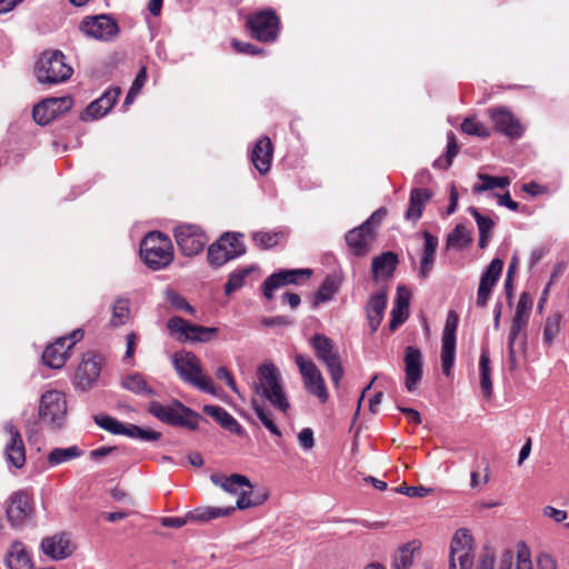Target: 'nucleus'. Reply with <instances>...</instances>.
<instances>
[{
  "mask_svg": "<svg viewBox=\"0 0 569 569\" xmlns=\"http://www.w3.org/2000/svg\"><path fill=\"white\" fill-rule=\"evenodd\" d=\"M217 332L218 328L216 327H203L200 325H193L188 341L209 342Z\"/></svg>",
  "mask_w": 569,
  "mask_h": 569,
  "instance_id": "55",
  "label": "nucleus"
},
{
  "mask_svg": "<svg viewBox=\"0 0 569 569\" xmlns=\"http://www.w3.org/2000/svg\"><path fill=\"white\" fill-rule=\"evenodd\" d=\"M298 442L299 446L308 451L311 450L315 447V438H313V431L311 428H303L298 433Z\"/></svg>",
  "mask_w": 569,
  "mask_h": 569,
  "instance_id": "61",
  "label": "nucleus"
},
{
  "mask_svg": "<svg viewBox=\"0 0 569 569\" xmlns=\"http://www.w3.org/2000/svg\"><path fill=\"white\" fill-rule=\"evenodd\" d=\"M167 327L171 335L177 336L179 341H188L190 331L192 330L193 323L188 322L181 317H171L168 320Z\"/></svg>",
  "mask_w": 569,
  "mask_h": 569,
  "instance_id": "49",
  "label": "nucleus"
},
{
  "mask_svg": "<svg viewBox=\"0 0 569 569\" xmlns=\"http://www.w3.org/2000/svg\"><path fill=\"white\" fill-rule=\"evenodd\" d=\"M94 421L100 428L109 431L112 435L122 433L123 423L116 418L107 415H98L94 417Z\"/></svg>",
  "mask_w": 569,
  "mask_h": 569,
  "instance_id": "56",
  "label": "nucleus"
},
{
  "mask_svg": "<svg viewBox=\"0 0 569 569\" xmlns=\"http://www.w3.org/2000/svg\"><path fill=\"white\" fill-rule=\"evenodd\" d=\"M66 396L58 390L44 392L40 398L39 417L52 429L63 427L67 419Z\"/></svg>",
  "mask_w": 569,
  "mask_h": 569,
  "instance_id": "7",
  "label": "nucleus"
},
{
  "mask_svg": "<svg viewBox=\"0 0 569 569\" xmlns=\"http://www.w3.org/2000/svg\"><path fill=\"white\" fill-rule=\"evenodd\" d=\"M478 179L480 183L473 186V193H482L496 188L505 189L508 188L511 182L509 177H493L487 173H478Z\"/></svg>",
  "mask_w": 569,
  "mask_h": 569,
  "instance_id": "40",
  "label": "nucleus"
},
{
  "mask_svg": "<svg viewBox=\"0 0 569 569\" xmlns=\"http://www.w3.org/2000/svg\"><path fill=\"white\" fill-rule=\"evenodd\" d=\"M457 152H458V146L456 143L455 134L452 132H449L446 157H445V159L439 158V159L435 160L433 167L440 168V169H448L451 166L452 160H453L455 156L457 154Z\"/></svg>",
  "mask_w": 569,
  "mask_h": 569,
  "instance_id": "54",
  "label": "nucleus"
},
{
  "mask_svg": "<svg viewBox=\"0 0 569 569\" xmlns=\"http://www.w3.org/2000/svg\"><path fill=\"white\" fill-rule=\"evenodd\" d=\"M216 377L219 380H223L233 392L239 393L236 381L226 367H219L216 371Z\"/></svg>",
  "mask_w": 569,
  "mask_h": 569,
  "instance_id": "63",
  "label": "nucleus"
},
{
  "mask_svg": "<svg viewBox=\"0 0 569 569\" xmlns=\"http://www.w3.org/2000/svg\"><path fill=\"white\" fill-rule=\"evenodd\" d=\"M398 263L397 256L391 252H385L372 260V273L375 278L389 277L395 271Z\"/></svg>",
  "mask_w": 569,
  "mask_h": 569,
  "instance_id": "35",
  "label": "nucleus"
},
{
  "mask_svg": "<svg viewBox=\"0 0 569 569\" xmlns=\"http://www.w3.org/2000/svg\"><path fill=\"white\" fill-rule=\"evenodd\" d=\"M251 405L254 410V413L257 415L258 419L263 425V427L268 429L272 436L281 437V431L273 420L272 412L264 409L261 405L257 402L256 399H252Z\"/></svg>",
  "mask_w": 569,
  "mask_h": 569,
  "instance_id": "48",
  "label": "nucleus"
},
{
  "mask_svg": "<svg viewBox=\"0 0 569 569\" xmlns=\"http://www.w3.org/2000/svg\"><path fill=\"white\" fill-rule=\"evenodd\" d=\"M172 363L179 377L201 391L214 395L212 380L204 376L199 358L191 351H178L172 356Z\"/></svg>",
  "mask_w": 569,
  "mask_h": 569,
  "instance_id": "3",
  "label": "nucleus"
},
{
  "mask_svg": "<svg viewBox=\"0 0 569 569\" xmlns=\"http://www.w3.org/2000/svg\"><path fill=\"white\" fill-rule=\"evenodd\" d=\"M174 238L180 251L187 257L201 252L209 240L199 226L188 223L176 228Z\"/></svg>",
  "mask_w": 569,
  "mask_h": 569,
  "instance_id": "13",
  "label": "nucleus"
},
{
  "mask_svg": "<svg viewBox=\"0 0 569 569\" xmlns=\"http://www.w3.org/2000/svg\"><path fill=\"white\" fill-rule=\"evenodd\" d=\"M9 569H32L33 563L20 541H14L6 558Z\"/></svg>",
  "mask_w": 569,
  "mask_h": 569,
  "instance_id": "32",
  "label": "nucleus"
},
{
  "mask_svg": "<svg viewBox=\"0 0 569 569\" xmlns=\"http://www.w3.org/2000/svg\"><path fill=\"white\" fill-rule=\"evenodd\" d=\"M386 308L387 292L385 290H379L370 296L366 306V315L371 332H376L379 328L383 319Z\"/></svg>",
  "mask_w": 569,
  "mask_h": 569,
  "instance_id": "28",
  "label": "nucleus"
},
{
  "mask_svg": "<svg viewBox=\"0 0 569 569\" xmlns=\"http://www.w3.org/2000/svg\"><path fill=\"white\" fill-rule=\"evenodd\" d=\"M468 210L477 222L479 230V247L483 249L488 246L495 222L490 217L482 216L475 207H470Z\"/></svg>",
  "mask_w": 569,
  "mask_h": 569,
  "instance_id": "39",
  "label": "nucleus"
},
{
  "mask_svg": "<svg viewBox=\"0 0 569 569\" xmlns=\"http://www.w3.org/2000/svg\"><path fill=\"white\" fill-rule=\"evenodd\" d=\"M130 319V302L126 298H118L112 305L111 327L126 325Z\"/></svg>",
  "mask_w": 569,
  "mask_h": 569,
  "instance_id": "44",
  "label": "nucleus"
},
{
  "mask_svg": "<svg viewBox=\"0 0 569 569\" xmlns=\"http://www.w3.org/2000/svg\"><path fill=\"white\" fill-rule=\"evenodd\" d=\"M405 386L409 392L417 389L422 379L423 358L421 351L412 346H408L405 350Z\"/></svg>",
  "mask_w": 569,
  "mask_h": 569,
  "instance_id": "23",
  "label": "nucleus"
},
{
  "mask_svg": "<svg viewBox=\"0 0 569 569\" xmlns=\"http://www.w3.org/2000/svg\"><path fill=\"white\" fill-rule=\"evenodd\" d=\"M516 559V569H533L530 551L523 543L518 546Z\"/></svg>",
  "mask_w": 569,
  "mask_h": 569,
  "instance_id": "59",
  "label": "nucleus"
},
{
  "mask_svg": "<svg viewBox=\"0 0 569 569\" xmlns=\"http://www.w3.org/2000/svg\"><path fill=\"white\" fill-rule=\"evenodd\" d=\"M310 346L313 348L317 359L327 367L332 382L338 386L343 377V368L339 351L332 339L325 335L316 333L310 339Z\"/></svg>",
  "mask_w": 569,
  "mask_h": 569,
  "instance_id": "6",
  "label": "nucleus"
},
{
  "mask_svg": "<svg viewBox=\"0 0 569 569\" xmlns=\"http://www.w3.org/2000/svg\"><path fill=\"white\" fill-rule=\"evenodd\" d=\"M471 232L463 224H457L448 234L447 247L463 249L471 242Z\"/></svg>",
  "mask_w": 569,
  "mask_h": 569,
  "instance_id": "46",
  "label": "nucleus"
},
{
  "mask_svg": "<svg viewBox=\"0 0 569 569\" xmlns=\"http://www.w3.org/2000/svg\"><path fill=\"white\" fill-rule=\"evenodd\" d=\"M33 511L32 497L27 491H16L9 498L7 517L13 527L22 526Z\"/></svg>",
  "mask_w": 569,
  "mask_h": 569,
  "instance_id": "20",
  "label": "nucleus"
},
{
  "mask_svg": "<svg viewBox=\"0 0 569 569\" xmlns=\"http://www.w3.org/2000/svg\"><path fill=\"white\" fill-rule=\"evenodd\" d=\"M140 253L148 267L160 270L173 259V247L169 237L161 232H150L140 244Z\"/></svg>",
  "mask_w": 569,
  "mask_h": 569,
  "instance_id": "4",
  "label": "nucleus"
},
{
  "mask_svg": "<svg viewBox=\"0 0 569 569\" xmlns=\"http://www.w3.org/2000/svg\"><path fill=\"white\" fill-rule=\"evenodd\" d=\"M121 90L119 88H112L106 91L99 99L92 101L82 113V119L97 120L102 118L108 111L114 106Z\"/></svg>",
  "mask_w": 569,
  "mask_h": 569,
  "instance_id": "26",
  "label": "nucleus"
},
{
  "mask_svg": "<svg viewBox=\"0 0 569 569\" xmlns=\"http://www.w3.org/2000/svg\"><path fill=\"white\" fill-rule=\"evenodd\" d=\"M385 214L386 210L383 208L378 209L362 224L353 228L346 234V242L355 256L360 257L367 254L375 239L372 224L373 222L379 223Z\"/></svg>",
  "mask_w": 569,
  "mask_h": 569,
  "instance_id": "9",
  "label": "nucleus"
},
{
  "mask_svg": "<svg viewBox=\"0 0 569 569\" xmlns=\"http://www.w3.org/2000/svg\"><path fill=\"white\" fill-rule=\"evenodd\" d=\"M272 153L273 146L268 137H262L256 142L251 151V161L259 173L266 174L270 170Z\"/></svg>",
  "mask_w": 569,
  "mask_h": 569,
  "instance_id": "29",
  "label": "nucleus"
},
{
  "mask_svg": "<svg viewBox=\"0 0 569 569\" xmlns=\"http://www.w3.org/2000/svg\"><path fill=\"white\" fill-rule=\"evenodd\" d=\"M3 429L9 435L4 447L7 461L16 468H22L26 462V449L21 435L12 422H7Z\"/></svg>",
  "mask_w": 569,
  "mask_h": 569,
  "instance_id": "24",
  "label": "nucleus"
},
{
  "mask_svg": "<svg viewBox=\"0 0 569 569\" xmlns=\"http://www.w3.org/2000/svg\"><path fill=\"white\" fill-rule=\"evenodd\" d=\"M253 38L262 42L274 41L279 32V18L272 10L252 14L247 22Z\"/></svg>",
  "mask_w": 569,
  "mask_h": 569,
  "instance_id": "14",
  "label": "nucleus"
},
{
  "mask_svg": "<svg viewBox=\"0 0 569 569\" xmlns=\"http://www.w3.org/2000/svg\"><path fill=\"white\" fill-rule=\"evenodd\" d=\"M339 284L332 277H327L316 293V303L330 301L338 291Z\"/></svg>",
  "mask_w": 569,
  "mask_h": 569,
  "instance_id": "52",
  "label": "nucleus"
},
{
  "mask_svg": "<svg viewBox=\"0 0 569 569\" xmlns=\"http://www.w3.org/2000/svg\"><path fill=\"white\" fill-rule=\"evenodd\" d=\"M80 29L87 37L102 41L113 39L119 32L117 22L106 14L87 17L81 22Z\"/></svg>",
  "mask_w": 569,
  "mask_h": 569,
  "instance_id": "17",
  "label": "nucleus"
},
{
  "mask_svg": "<svg viewBox=\"0 0 569 569\" xmlns=\"http://www.w3.org/2000/svg\"><path fill=\"white\" fill-rule=\"evenodd\" d=\"M167 300L178 310H183L190 315L194 313V308L186 300V298L174 291L167 292Z\"/></svg>",
  "mask_w": 569,
  "mask_h": 569,
  "instance_id": "58",
  "label": "nucleus"
},
{
  "mask_svg": "<svg viewBox=\"0 0 569 569\" xmlns=\"http://www.w3.org/2000/svg\"><path fill=\"white\" fill-rule=\"evenodd\" d=\"M100 371V358L92 353L86 355L76 373L78 386L82 389H88L98 379Z\"/></svg>",
  "mask_w": 569,
  "mask_h": 569,
  "instance_id": "27",
  "label": "nucleus"
},
{
  "mask_svg": "<svg viewBox=\"0 0 569 569\" xmlns=\"http://www.w3.org/2000/svg\"><path fill=\"white\" fill-rule=\"evenodd\" d=\"M82 337V330L77 329L66 337L58 338L52 345L44 349L42 353L43 362L52 369L62 368L69 358L70 349L80 341Z\"/></svg>",
  "mask_w": 569,
  "mask_h": 569,
  "instance_id": "12",
  "label": "nucleus"
},
{
  "mask_svg": "<svg viewBox=\"0 0 569 569\" xmlns=\"http://www.w3.org/2000/svg\"><path fill=\"white\" fill-rule=\"evenodd\" d=\"M419 547L416 542H408L402 545L395 553L392 560L393 569H409L413 562L415 551Z\"/></svg>",
  "mask_w": 569,
  "mask_h": 569,
  "instance_id": "41",
  "label": "nucleus"
},
{
  "mask_svg": "<svg viewBox=\"0 0 569 569\" xmlns=\"http://www.w3.org/2000/svg\"><path fill=\"white\" fill-rule=\"evenodd\" d=\"M238 496L236 508L243 510L262 505L268 498V492L266 490L254 492L253 486L251 485V488H241Z\"/></svg>",
  "mask_w": 569,
  "mask_h": 569,
  "instance_id": "34",
  "label": "nucleus"
},
{
  "mask_svg": "<svg viewBox=\"0 0 569 569\" xmlns=\"http://www.w3.org/2000/svg\"><path fill=\"white\" fill-rule=\"evenodd\" d=\"M409 307V298L408 296L402 295V289H398L396 305L391 309V320L389 322V328L391 331H395L400 325H402L407 319V309Z\"/></svg>",
  "mask_w": 569,
  "mask_h": 569,
  "instance_id": "38",
  "label": "nucleus"
},
{
  "mask_svg": "<svg viewBox=\"0 0 569 569\" xmlns=\"http://www.w3.org/2000/svg\"><path fill=\"white\" fill-rule=\"evenodd\" d=\"M253 267H246L234 270L230 273L228 281L224 284V293L227 296L237 291L244 284V279L251 273Z\"/></svg>",
  "mask_w": 569,
  "mask_h": 569,
  "instance_id": "50",
  "label": "nucleus"
},
{
  "mask_svg": "<svg viewBox=\"0 0 569 569\" xmlns=\"http://www.w3.org/2000/svg\"><path fill=\"white\" fill-rule=\"evenodd\" d=\"M503 269V261L495 258L480 277L477 291V306L485 308L491 297L493 287L497 284Z\"/></svg>",
  "mask_w": 569,
  "mask_h": 569,
  "instance_id": "22",
  "label": "nucleus"
},
{
  "mask_svg": "<svg viewBox=\"0 0 569 569\" xmlns=\"http://www.w3.org/2000/svg\"><path fill=\"white\" fill-rule=\"evenodd\" d=\"M72 107V99L69 96L48 98L34 106L33 119L40 126H46L58 116L69 111Z\"/></svg>",
  "mask_w": 569,
  "mask_h": 569,
  "instance_id": "18",
  "label": "nucleus"
},
{
  "mask_svg": "<svg viewBox=\"0 0 569 569\" xmlns=\"http://www.w3.org/2000/svg\"><path fill=\"white\" fill-rule=\"evenodd\" d=\"M257 396L266 399L276 410L286 415L290 401L284 390L279 369L272 362H264L257 369V380L252 385Z\"/></svg>",
  "mask_w": 569,
  "mask_h": 569,
  "instance_id": "1",
  "label": "nucleus"
},
{
  "mask_svg": "<svg viewBox=\"0 0 569 569\" xmlns=\"http://www.w3.org/2000/svg\"><path fill=\"white\" fill-rule=\"evenodd\" d=\"M432 192L425 188H415L410 192L409 207L406 212V218L413 222L418 221L421 216L426 203L431 199Z\"/></svg>",
  "mask_w": 569,
  "mask_h": 569,
  "instance_id": "31",
  "label": "nucleus"
},
{
  "mask_svg": "<svg viewBox=\"0 0 569 569\" xmlns=\"http://www.w3.org/2000/svg\"><path fill=\"white\" fill-rule=\"evenodd\" d=\"M461 130L469 136L480 138H488L490 136V129L482 122L477 121L475 118H466L461 123Z\"/></svg>",
  "mask_w": 569,
  "mask_h": 569,
  "instance_id": "51",
  "label": "nucleus"
},
{
  "mask_svg": "<svg viewBox=\"0 0 569 569\" xmlns=\"http://www.w3.org/2000/svg\"><path fill=\"white\" fill-rule=\"evenodd\" d=\"M479 372H480L481 391L486 398H489L492 395V382H491L490 357H489V351L487 348H483L481 350L480 360H479Z\"/></svg>",
  "mask_w": 569,
  "mask_h": 569,
  "instance_id": "37",
  "label": "nucleus"
},
{
  "mask_svg": "<svg viewBox=\"0 0 569 569\" xmlns=\"http://www.w3.org/2000/svg\"><path fill=\"white\" fill-rule=\"evenodd\" d=\"M488 113L497 131L511 139H517L522 136L523 127L508 108H492L488 110Z\"/></svg>",
  "mask_w": 569,
  "mask_h": 569,
  "instance_id": "21",
  "label": "nucleus"
},
{
  "mask_svg": "<svg viewBox=\"0 0 569 569\" xmlns=\"http://www.w3.org/2000/svg\"><path fill=\"white\" fill-rule=\"evenodd\" d=\"M561 316L555 313L547 318L543 329V341L550 346L560 331Z\"/></svg>",
  "mask_w": 569,
  "mask_h": 569,
  "instance_id": "53",
  "label": "nucleus"
},
{
  "mask_svg": "<svg viewBox=\"0 0 569 569\" xmlns=\"http://www.w3.org/2000/svg\"><path fill=\"white\" fill-rule=\"evenodd\" d=\"M233 511L234 507H206L189 512L188 518L191 519V521H208L211 519L229 516Z\"/></svg>",
  "mask_w": 569,
  "mask_h": 569,
  "instance_id": "43",
  "label": "nucleus"
},
{
  "mask_svg": "<svg viewBox=\"0 0 569 569\" xmlns=\"http://www.w3.org/2000/svg\"><path fill=\"white\" fill-rule=\"evenodd\" d=\"M473 561L472 536L467 529H458L450 541L449 569H472Z\"/></svg>",
  "mask_w": 569,
  "mask_h": 569,
  "instance_id": "10",
  "label": "nucleus"
},
{
  "mask_svg": "<svg viewBox=\"0 0 569 569\" xmlns=\"http://www.w3.org/2000/svg\"><path fill=\"white\" fill-rule=\"evenodd\" d=\"M131 439H140L142 441H157L160 439L161 433L152 429H143L136 425H124L122 427V433Z\"/></svg>",
  "mask_w": 569,
  "mask_h": 569,
  "instance_id": "47",
  "label": "nucleus"
},
{
  "mask_svg": "<svg viewBox=\"0 0 569 569\" xmlns=\"http://www.w3.org/2000/svg\"><path fill=\"white\" fill-rule=\"evenodd\" d=\"M41 549L44 555L53 560H60L71 556L76 549L73 541L67 533H59L42 540Z\"/></svg>",
  "mask_w": 569,
  "mask_h": 569,
  "instance_id": "25",
  "label": "nucleus"
},
{
  "mask_svg": "<svg viewBox=\"0 0 569 569\" xmlns=\"http://www.w3.org/2000/svg\"><path fill=\"white\" fill-rule=\"evenodd\" d=\"M72 73V67L59 50L43 52L34 67V76L42 84L52 86L66 82Z\"/></svg>",
  "mask_w": 569,
  "mask_h": 569,
  "instance_id": "2",
  "label": "nucleus"
},
{
  "mask_svg": "<svg viewBox=\"0 0 569 569\" xmlns=\"http://www.w3.org/2000/svg\"><path fill=\"white\" fill-rule=\"evenodd\" d=\"M396 491L408 497H425L429 492V489L422 486H400L396 489Z\"/></svg>",
  "mask_w": 569,
  "mask_h": 569,
  "instance_id": "62",
  "label": "nucleus"
},
{
  "mask_svg": "<svg viewBox=\"0 0 569 569\" xmlns=\"http://www.w3.org/2000/svg\"><path fill=\"white\" fill-rule=\"evenodd\" d=\"M458 315L450 310L447 315L441 347L442 371L446 376H450L456 358V331L458 328Z\"/></svg>",
  "mask_w": 569,
  "mask_h": 569,
  "instance_id": "15",
  "label": "nucleus"
},
{
  "mask_svg": "<svg viewBox=\"0 0 569 569\" xmlns=\"http://www.w3.org/2000/svg\"><path fill=\"white\" fill-rule=\"evenodd\" d=\"M242 234L227 232L222 234L208 249V261L213 267H221L228 261L242 256L246 252V246L242 241Z\"/></svg>",
  "mask_w": 569,
  "mask_h": 569,
  "instance_id": "8",
  "label": "nucleus"
},
{
  "mask_svg": "<svg viewBox=\"0 0 569 569\" xmlns=\"http://www.w3.org/2000/svg\"><path fill=\"white\" fill-rule=\"evenodd\" d=\"M310 269H281L269 276L262 283L263 296L271 300L273 292L286 284H299L310 278Z\"/></svg>",
  "mask_w": 569,
  "mask_h": 569,
  "instance_id": "16",
  "label": "nucleus"
},
{
  "mask_svg": "<svg viewBox=\"0 0 569 569\" xmlns=\"http://www.w3.org/2000/svg\"><path fill=\"white\" fill-rule=\"evenodd\" d=\"M423 239L425 243L422 248V256L420 259L419 276L422 279H427L435 263V256L439 241L436 236L431 234L428 231L423 232Z\"/></svg>",
  "mask_w": 569,
  "mask_h": 569,
  "instance_id": "30",
  "label": "nucleus"
},
{
  "mask_svg": "<svg viewBox=\"0 0 569 569\" xmlns=\"http://www.w3.org/2000/svg\"><path fill=\"white\" fill-rule=\"evenodd\" d=\"M284 239L283 231H257L252 234L253 242L261 249H271Z\"/></svg>",
  "mask_w": 569,
  "mask_h": 569,
  "instance_id": "45",
  "label": "nucleus"
},
{
  "mask_svg": "<svg viewBox=\"0 0 569 569\" xmlns=\"http://www.w3.org/2000/svg\"><path fill=\"white\" fill-rule=\"evenodd\" d=\"M227 483L230 485L224 488V491L229 493H238L241 488H251V481L249 478L238 473L229 476Z\"/></svg>",
  "mask_w": 569,
  "mask_h": 569,
  "instance_id": "57",
  "label": "nucleus"
},
{
  "mask_svg": "<svg viewBox=\"0 0 569 569\" xmlns=\"http://www.w3.org/2000/svg\"><path fill=\"white\" fill-rule=\"evenodd\" d=\"M82 455L83 451L78 446H70L68 448H54L49 452L47 461L50 467H56L80 458Z\"/></svg>",
  "mask_w": 569,
  "mask_h": 569,
  "instance_id": "36",
  "label": "nucleus"
},
{
  "mask_svg": "<svg viewBox=\"0 0 569 569\" xmlns=\"http://www.w3.org/2000/svg\"><path fill=\"white\" fill-rule=\"evenodd\" d=\"M542 515L545 517L552 519L553 521H556L558 523L565 521L568 516L566 510L557 509L551 506H546L542 509Z\"/></svg>",
  "mask_w": 569,
  "mask_h": 569,
  "instance_id": "64",
  "label": "nucleus"
},
{
  "mask_svg": "<svg viewBox=\"0 0 569 569\" xmlns=\"http://www.w3.org/2000/svg\"><path fill=\"white\" fill-rule=\"evenodd\" d=\"M121 386L140 396H154L156 392L152 388H150L144 380L143 376L136 372L127 376L122 382Z\"/></svg>",
  "mask_w": 569,
  "mask_h": 569,
  "instance_id": "42",
  "label": "nucleus"
},
{
  "mask_svg": "<svg viewBox=\"0 0 569 569\" xmlns=\"http://www.w3.org/2000/svg\"><path fill=\"white\" fill-rule=\"evenodd\" d=\"M531 309V299L527 293H522L518 300L516 312L512 318L511 328L508 337V353L511 363L516 361L515 343L520 332L527 325Z\"/></svg>",
  "mask_w": 569,
  "mask_h": 569,
  "instance_id": "19",
  "label": "nucleus"
},
{
  "mask_svg": "<svg viewBox=\"0 0 569 569\" xmlns=\"http://www.w3.org/2000/svg\"><path fill=\"white\" fill-rule=\"evenodd\" d=\"M295 361L302 377L306 390L310 395L316 396L321 403H325L329 398V393L325 379L316 363L303 355H296Z\"/></svg>",
  "mask_w": 569,
  "mask_h": 569,
  "instance_id": "11",
  "label": "nucleus"
},
{
  "mask_svg": "<svg viewBox=\"0 0 569 569\" xmlns=\"http://www.w3.org/2000/svg\"><path fill=\"white\" fill-rule=\"evenodd\" d=\"M203 412L212 417L226 430L237 433L241 431V426L238 421L222 407L206 405Z\"/></svg>",
  "mask_w": 569,
  "mask_h": 569,
  "instance_id": "33",
  "label": "nucleus"
},
{
  "mask_svg": "<svg viewBox=\"0 0 569 569\" xmlns=\"http://www.w3.org/2000/svg\"><path fill=\"white\" fill-rule=\"evenodd\" d=\"M149 412L161 422L176 427H184L190 430H197L201 419L199 413L183 406L178 400L167 406L158 401H152L149 406Z\"/></svg>",
  "mask_w": 569,
  "mask_h": 569,
  "instance_id": "5",
  "label": "nucleus"
},
{
  "mask_svg": "<svg viewBox=\"0 0 569 569\" xmlns=\"http://www.w3.org/2000/svg\"><path fill=\"white\" fill-rule=\"evenodd\" d=\"M231 44H232L233 49L239 53L257 56V54L262 53V51H263L261 48H259L252 43L242 42V41H239L236 39L232 40Z\"/></svg>",
  "mask_w": 569,
  "mask_h": 569,
  "instance_id": "60",
  "label": "nucleus"
}]
</instances>
